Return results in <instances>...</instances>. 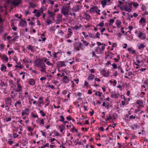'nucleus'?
I'll return each instance as SVG.
<instances>
[{
    "mask_svg": "<svg viewBox=\"0 0 148 148\" xmlns=\"http://www.w3.org/2000/svg\"><path fill=\"white\" fill-rule=\"evenodd\" d=\"M112 66L113 67V68L115 69L117 68V66L115 63H113L112 64Z\"/></svg>",
    "mask_w": 148,
    "mask_h": 148,
    "instance_id": "32",
    "label": "nucleus"
},
{
    "mask_svg": "<svg viewBox=\"0 0 148 148\" xmlns=\"http://www.w3.org/2000/svg\"><path fill=\"white\" fill-rule=\"evenodd\" d=\"M128 5H127L126 6L123 5L122 7H121L119 5H118V6L120 8L121 10L124 9V10L130 12L132 10V4L129 3H128Z\"/></svg>",
    "mask_w": 148,
    "mask_h": 148,
    "instance_id": "2",
    "label": "nucleus"
},
{
    "mask_svg": "<svg viewBox=\"0 0 148 148\" xmlns=\"http://www.w3.org/2000/svg\"><path fill=\"white\" fill-rule=\"evenodd\" d=\"M1 86H6V84L3 82H1Z\"/></svg>",
    "mask_w": 148,
    "mask_h": 148,
    "instance_id": "64",
    "label": "nucleus"
},
{
    "mask_svg": "<svg viewBox=\"0 0 148 148\" xmlns=\"http://www.w3.org/2000/svg\"><path fill=\"white\" fill-rule=\"evenodd\" d=\"M0 58H1L3 61L4 60L6 62H7L8 60V58L5 55L1 57V56Z\"/></svg>",
    "mask_w": 148,
    "mask_h": 148,
    "instance_id": "12",
    "label": "nucleus"
},
{
    "mask_svg": "<svg viewBox=\"0 0 148 148\" xmlns=\"http://www.w3.org/2000/svg\"><path fill=\"white\" fill-rule=\"evenodd\" d=\"M48 14L50 15V16L53 17V16H55V14L53 12H50L48 11L47 12Z\"/></svg>",
    "mask_w": 148,
    "mask_h": 148,
    "instance_id": "19",
    "label": "nucleus"
},
{
    "mask_svg": "<svg viewBox=\"0 0 148 148\" xmlns=\"http://www.w3.org/2000/svg\"><path fill=\"white\" fill-rule=\"evenodd\" d=\"M95 77V75L93 74H91L88 77V79L90 80H92Z\"/></svg>",
    "mask_w": 148,
    "mask_h": 148,
    "instance_id": "17",
    "label": "nucleus"
},
{
    "mask_svg": "<svg viewBox=\"0 0 148 148\" xmlns=\"http://www.w3.org/2000/svg\"><path fill=\"white\" fill-rule=\"evenodd\" d=\"M27 48L29 49L32 52H33L34 51V47L31 45H28L27 46Z\"/></svg>",
    "mask_w": 148,
    "mask_h": 148,
    "instance_id": "14",
    "label": "nucleus"
},
{
    "mask_svg": "<svg viewBox=\"0 0 148 148\" xmlns=\"http://www.w3.org/2000/svg\"><path fill=\"white\" fill-rule=\"evenodd\" d=\"M117 115L115 113H113V117L114 119H116L117 117Z\"/></svg>",
    "mask_w": 148,
    "mask_h": 148,
    "instance_id": "29",
    "label": "nucleus"
},
{
    "mask_svg": "<svg viewBox=\"0 0 148 148\" xmlns=\"http://www.w3.org/2000/svg\"><path fill=\"white\" fill-rule=\"evenodd\" d=\"M82 93L80 92H78L77 94V96L79 97H80L82 95Z\"/></svg>",
    "mask_w": 148,
    "mask_h": 148,
    "instance_id": "60",
    "label": "nucleus"
},
{
    "mask_svg": "<svg viewBox=\"0 0 148 148\" xmlns=\"http://www.w3.org/2000/svg\"><path fill=\"white\" fill-rule=\"evenodd\" d=\"M40 113L42 114V115L44 117L45 116V114L43 112L42 110H40Z\"/></svg>",
    "mask_w": 148,
    "mask_h": 148,
    "instance_id": "42",
    "label": "nucleus"
},
{
    "mask_svg": "<svg viewBox=\"0 0 148 148\" xmlns=\"http://www.w3.org/2000/svg\"><path fill=\"white\" fill-rule=\"evenodd\" d=\"M114 21L113 19H110V23L109 24L110 25H111L110 23H113L114 22Z\"/></svg>",
    "mask_w": 148,
    "mask_h": 148,
    "instance_id": "41",
    "label": "nucleus"
},
{
    "mask_svg": "<svg viewBox=\"0 0 148 148\" xmlns=\"http://www.w3.org/2000/svg\"><path fill=\"white\" fill-rule=\"evenodd\" d=\"M39 11L40 12H40L41 13H43V12L44 11V10L42 8H40V9Z\"/></svg>",
    "mask_w": 148,
    "mask_h": 148,
    "instance_id": "56",
    "label": "nucleus"
},
{
    "mask_svg": "<svg viewBox=\"0 0 148 148\" xmlns=\"http://www.w3.org/2000/svg\"><path fill=\"white\" fill-rule=\"evenodd\" d=\"M28 82L31 85L33 86L35 84V81L32 78L29 79Z\"/></svg>",
    "mask_w": 148,
    "mask_h": 148,
    "instance_id": "11",
    "label": "nucleus"
},
{
    "mask_svg": "<svg viewBox=\"0 0 148 148\" xmlns=\"http://www.w3.org/2000/svg\"><path fill=\"white\" fill-rule=\"evenodd\" d=\"M99 130L101 131H103L104 130L103 128L102 127H101L99 128Z\"/></svg>",
    "mask_w": 148,
    "mask_h": 148,
    "instance_id": "63",
    "label": "nucleus"
},
{
    "mask_svg": "<svg viewBox=\"0 0 148 148\" xmlns=\"http://www.w3.org/2000/svg\"><path fill=\"white\" fill-rule=\"evenodd\" d=\"M100 11H101L100 10L97 9V10H96L95 11V12L97 14H98L99 15H100Z\"/></svg>",
    "mask_w": 148,
    "mask_h": 148,
    "instance_id": "35",
    "label": "nucleus"
},
{
    "mask_svg": "<svg viewBox=\"0 0 148 148\" xmlns=\"http://www.w3.org/2000/svg\"><path fill=\"white\" fill-rule=\"evenodd\" d=\"M100 49V47H96L94 50V52H95L96 53H97V52L98 51V49Z\"/></svg>",
    "mask_w": 148,
    "mask_h": 148,
    "instance_id": "47",
    "label": "nucleus"
},
{
    "mask_svg": "<svg viewBox=\"0 0 148 148\" xmlns=\"http://www.w3.org/2000/svg\"><path fill=\"white\" fill-rule=\"evenodd\" d=\"M35 15L36 17H39L40 15V12H36V13L35 14Z\"/></svg>",
    "mask_w": 148,
    "mask_h": 148,
    "instance_id": "34",
    "label": "nucleus"
},
{
    "mask_svg": "<svg viewBox=\"0 0 148 148\" xmlns=\"http://www.w3.org/2000/svg\"><path fill=\"white\" fill-rule=\"evenodd\" d=\"M57 66L58 67H61L62 66H65L66 65L64 62L58 61L57 63Z\"/></svg>",
    "mask_w": 148,
    "mask_h": 148,
    "instance_id": "7",
    "label": "nucleus"
},
{
    "mask_svg": "<svg viewBox=\"0 0 148 148\" xmlns=\"http://www.w3.org/2000/svg\"><path fill=\"white\" fill-rule=\"evenodd\" d=\"M4 45L3 44H1L0 45V50L1 51H3V49L4 48Z\"/></svg>",
    "mask_w": 148,
    "mask_h": 148,
    "instance_id": "24",
    "label": "nucleus"
},
{
    "mask_svg": "<svg viewBox=\"0 0 148 148\" xmlns=\"http://www.w3.org/2000/svg\"><path fill=\"white\" fill-rule=\"evenodd\" d=\"M4 22V20L1 17V15H0V24Z\"/></svg>",
    "mask_w": 148,
    "mask_h": 148,
    "instance_id": "44",
    "label": "nucleus"
},
{
    "mask_svg": "<svg viewBox=\"0 0 148 148\" xmlns=\"http://www.w3.org/2000/svg\"><path fill=\"white\" fill-rule=\"evenodd\" d=\"M43 97H40L38 100V102H39L40 104H41L42 103V102L41 101L43 99Z\"/></svg>",
    "mask_w": 148,
    "mask_h": 148,
    "instance_id": "30",
    "label": "nucleus"
},
{
    "mask_svg": "<svg viewBox=\"0 0 148 148\" xmlns=\"http://www.w3.org/2000/svg\"><path fill=\"white\" fill-rule=\"evenodd\" d=\"M124 28L122 27H121V31L122 32V33L123 34L125 33V31L123 30V29Z\"/></svg>",
    "mask_w": 148,
    "mask_h": 148,
    "instance_id": "61",
    "label": "nucleus"
},
{
    "mask_svg": "<svg viewBox=\"0 0 148 148\" xmlns=\"http://www.w3.org/2000/svg\"><path fill=\"white\" fill-rule=\"evenodd\" d=\"M6 104L10 106L11 105L12 101L10 97H8L5 98L4 99Z\"/></svg>",
    "mask_w": 148,
    "mask_h": 148,
    "instance_id": "5",
    "label": "nucleus"
},
{
    "mask_svg": "<svg viewBox=\"0 0 148 148\" xmlns=\"http://www.w3.org/2000/svg\"><path fill=\"white\" fill-rule=\"evenodd\" d=\"M144 84L147 85V86L148 85V79H147L146 81L144 82Z\"/></svg>",
    "mask_w": 148,
    "mask_h": 148,
    "instance_id": "48",
    "label": "nucleus"
},
{
    "mask_svg": "<svg viewBox=\"0 0 148 148\" xmlns=\"http://www.w3.org/2000/svg\"><path fill=\"white\" fill-rule=\"evenodd\" d=\"M97 10V8L96 7L91 8L90 9V11L91 12L94 13L95 12L96 10Z\"/></svg>",
    "mask_w": 148,
    "mask_h": 148,
    "instance_id": "13",
    "label": "nucleus"
},
{
    "mask_svg": "<svg viewBox=\"0 0 148 148\" xmlns=\"http://www.w3.org/2000/svg\"><path fill=\"white\" fill-rule=\"evenodd\" d=\"M121 22L117 20L116 23V24L117 25V27H121Z\"/></svg>",
    "mask_w": 148,
    "mask_h": 148,
    "instance_id": "15",
    "label": "nucleus"
},
{
    "mask_svg": "<svg viewBox=\"0 0 148 148\" xmlns=\"http://www.w3.org/2000/svg\"><path fill=\"white\" fill-rule=\"evenodd\" d=\"M60 53L59 52H54V53L53 55V56H54V57L55 58H57V55L59 53Z\"/></svg>",
    "mask_w": 148,
    "mask_h": 148,
    "instance_id": "36",
    "label": "nucleus"
},
{
    "mask_svg": "<svg viewBox=\"0 0 148 148\" xmlns=\"http://www.w3.org/2000/svg\"><path fill=\"white\" fill-rule=\"evenodd\" d=\"M104 75L106 77H108L109 76V74L108 72L105 73V74Z\"/></svg>",
    "mask_w": 148,
    "mask_h": 148,
    "instance_id": "58",
    "label": "nucleus"
},
{
    "mask_svg": "<svg viewBox=\"0 0 148 148\" xmlns=\"http://www.w3.org/2000/svg\"><path fill=\"white\" fill-rule=\"evenodd\" d=\"M94 111L93 110H92V112H89V113L90 114V115L91 116H92V115L94 114Z\"/></svg>",
    "mask_w": 148,
    "mask_h": 148,
    "instance_id": "59",
    "label": "nucleus"
},
{
    "mask_svg": "<svg viewBox=\"0 0 148 148\" xmlns=\"http://www.w3.org/2000/svg\"><path fill=\"white\" fill-rule=\"evenodd\" d=\"M68 77L67 76H64L63 77V80L64 82L67 83L68 82L69 80L67 79Z\"/></svg>",
    "mask_w": 148,
    "mask_h": 148,
    "instance_id": "16",
    "label": "nucleus"
},
{
    "mask_svg": "<svg viewBox=\"0 0 148 148\" xmlns=\"http://www.w3.org/2000/svg\"><path fill=\"white\" fill-rule=\"evenodd\" d=\"M112 119V117L111 115V114H109L108 116L107 117L106 119H105V121H107V120H110Z\"/></svg>",
    "mask_w": 148,
    "mask_h": 148,
    "instance_id": "25",
    "label": "nucleus"
},
{
    "mask_svg": "<svg viewBox=\"0 0 148 148\" xmlns=\"http://www.w3.org/2000/svg\"><path fill=\"white\" fill-rule=\"evenodd\" d=\"M129 118L130 119H135V116H133V115H132L130 116Z\"/></svg>",
    "mask_w": 148,
    "mask_h": 148,
    "instance_id": "57",
    "label": "nucleus"
},
{
    "mask_svg": "<svg viewBox=\"0 0 148 148\" xmlns=\"http://www.w3.org/2000/svg\"><path fill=\"white\" fill-rule=\"evenodd\" d=\"M133 5L135 7H137L138 6L139 4L137 3H135V2H134L133 4Z\"/></svg>",
    "mask_w": 148,
    "mask_h": 148,
    "instance_id": "33",
    "label": "nucleus"
},
{
    "mask_svg": "<svg viewBox=\"0 0 148 148\" xmlns=\"http://www.w3.org/2000/svg\"><path fill=\"white\" fill-rule=\"evenodd\" d=\"M145 47V45L142 44H141L138 46V49H141L144 48Z\"/></svg>",
    "mask_w": 148,
    "mask_h": 148,
    "instance_id": "20",
    "label": "nucleus"
},
{
    "mask_svg": "<svg viewBox=\"0 0 148 148\" xmlns=\"http://www.w3.org/2000/svg\"><path fill=\"white\" fill-rule=\"evenodd\" d=\"M32 116L33 117H34V118L38 117V115H35L34 114H32Z\"/></svg>",
    "mask_w": 148,
    "mask_h": 148,
    "instance_id": "62",
    "label": "nucleus"
},
{
    "mask_svg": "<svg viewBox=\"0 0 148 148\" xmlns=\"http://www.w3.org/2000/svg\"><path fill=\"white\" fill-rule=\"evenodd\" d=\"M74 131H75L76 132H77L78 130L76 129H75L74 128H71V131L72 132H74Z\"/></svg>",
    "mask_w": 148,
    "mask_h": 148,
    "instance_id": "39",
    "label": "nucleus"
},
{
    "mask_svg": "<svg viewBox=\"0 0 148 148\" xmlns=\"http://www.w3.org/2000/svg\"><path fill=\"white\" fill-rule=\"evenodd\" d=\"M60 118H61V119H59V121L62 122L64 121V116H60Z\"/></svg>",
    "mask_w": 148,
    "mask_h": 148,
    "instance_id": "26",
    "label": "nucleus"
},
{
    "mask_svg": "<svg viewBox=\"0 0 148 148\" xmlns=\"http://www.w3.org/2000/svg\"><path fill=\"white\" fill-rule=\"evenodd\" d=\"M43 59H42V60H41L39 59L36 60L35 61V65L37 67L41 68L45 67L46 65L45 64L42 62Z\"/></svg>",
    "mask_w": 148,
    "mask_h": 148,
    "instance_id": "1",
    "label": "nucleus"
},
{
    "mask_svg": "<svg viewBox=\"0 0 148 148\" xmlns=\"http://www.w3.org/2000/svg\"><path fill=\"white\" fill-rule=\"evenodd\" d=\"M46 69V66L44 68H42L41 69H40V71L42 73H46V72L45 71V69Z\"/></svg>",
    "mask_w": 148,
    "mask_h": 148,
    "instance_id": "22",
    "label": "nucleus"
},
{
    "mask_svg": "<svg viewBox=\"0 0 148 148\" xmlns=\"http://www.w3.org/2000/svg\"><path fill=\"white\" fill-rule=\"evenodd\" d=\"M25 112V114H28V112H29V110L28 108H26L25 110H24Z\"/></svg>",
    "mask_w": 148,
    "mask_h": 148,
    "instance_id": "49",
    "label": "nucleus"
},
{
    "mask_svg": "<svg viewBox=\"0 0 148 148\" xmlns=\"http://www.w3.org/2000/svg\"><path fill=\"white\" fill-rule=\"evenodd\" d=\"M146 22V20L145 18L143 17H141L140 18V21H139V23L142 24V23H144Z\"/></svg>",
    "mask_w": 148,
    "mask_h": 148,
    "instance_id": "18",
    "label": "nucleus"
},
{
    "mask_svg": "<svg viewBox=\"0 0 148 148\" xmlns=\"http://www.w3.org/2000/svg\"><path fill=\"white\" fill-rule=\"evenodd\" d=\"M82 6H79L78 5H76V6L73 7V10L74 12H77L79 11V10L81 9Z\"/></svg>",
    "mask_w": 148,
    "mask_h": 148,
    "instance_id": "6",
    "label": "nucleus"
},
{
    "mask_svg": "<svg viewBox=\"0 0 148 148\" xmlns=\"http://www.w3.org/2000/svg\"><path fill=\"white\" fill-rule=\"evenodd\" d=\"M82 41L84 43L86 46H88V43L87 42H86V41L84 40H82Z\"/></svg>",
    "mask_w": 148,
    "mask_h": 148,
    "instance_id": "28",
    "label": "nucleus"
},
{
    "mask_svg": "<svg viewBox=\"0 0 148 148\" xmlns=\"http://www.w3.org/2000/svg\"><path fill=\"white\" fill-rule=\"evenodd\" d=\"M6 69V66H5L4 64H3L1 65V71H3L4 69Z\"/></svg>",
    "mask_w": 148,
    "mask_h": 148,
    "instance_id": "21",
    "label": "nucleus"
},
{
    "mask_svg": "<svg viewBox=\"0 0 148 148\" xmlns=\"http://www.w3.org/2000/svg\"><path fill=\"white\" fill-rule=\"evenodd\" d=\"M100 35V34L98 32H97L96 34V35L95 38H99V36Z\"/></svg>",
    "mask_w": 148,
    "mask_h": 148,
    "instance_id": "46",
    "label": "nucleus"
},
{
    "mask_svg": "<svg viewBox=\"0 0 148 148\" xmlns=\"http://www.w3.org/2000/svg\"><path fill=\"white\" fill-rule=\"evenodd\" d=\"M46 64L48 66H51L52 65L51 63L50 62L48 61L46 62Z\"/></svg>",
    "mask_w": 148,
    "mask_h": 148,
    "instance_id": "45",
    "label": "nucleus"
},
{
    "mask_svg": "<svg viewBox=\"0 0 148 148\" xmlns=\"http://www.w3.org/2000/svg\"><path fill=\"white\" fill-rule=\"evenodd\" d=\"M14 90H15V91L16 92H19L21 91H22V90L21 89H19L18 88V89H15Z\"/></svg>",
    "mask_w": 148,
    "mask_h": 148,
    "instance_id": "38",
    "label": "nucleus"
},
{
    "mask_svg": "<svg viewBox=\"0 0 148 148\" xmlns=\"http://www.w3.org/2000/svg\"><path fill=\"white\" fill-rule=\"evenodd\" d=\"M40 132H41L42 134V135L43 136H44L45 137H46L45 133L44 132L42 131L41 130L40 131Z\"/></svg>",
    "mask_w": 148,
    "mask_h": 148,
    "instance_id": "51",
    "label": "nucleus"
},
{
    "mask_svg": "<svg viewBox=\"0 0 148 148\" xmlns=\"http://www.w3.org/2000/svg\"><path fill=\"white\" fill-rule=\"evenodd\" d=\"M40 125H41L42 124V125H44V120L43 119H42L40 120Z\"/></svg>",
    "mask_w": 148,
    "mask_h": 148,
    "instance_id": "53",
    "label": "nucleus"
},
{
    "mask_svg": "<svg viewBox=\"0 0 148 148\" xmlns=\"http://www.w3.org/2000/svg\"><path fill=\"white\" fill-rule=\"evenodd\" d=\"M27 130L30 132H32L33 131V129H31L30 127H28Z\"/></svg>",
    "mask_w": 148,
    "mask_h": 148,
    "instance_id": "55",
    "label": "nucleus"
},
{
    "mask_svg": "<svg viewBox=\"0 0 148 148\" xmlns=\"http://www.w3.org/2000/svg\"><path fill=\"white\" fill-rule=\"evenodd\" d=\"M47 23L48 25H49L50 24L52 23L51 20L49 19H47Z\"/></svg>",
    "mask_w": 148,
    "mask_h": 148,
    "instance_id": "23",
    "label": "nucleus"
},
{
    "mask_svg": "<svg viewBox=\"0 0 148 148\" xmlns=\"http://www.w3.org/2000/svg\"><path fill=\"white\" fill-rule=\"evenodd\" d=\"M82 46V43L79 42H76L73 44L74 49L78 51H79L80 49L81 48Z\"/></svg>",
    "mask_w": 148,
    "mask_h": 148,
    "instance_id": "3",
    "label": "nucleus"
},
{
    "mask_svg": "<svg viewBox=\"0 0 148 148\" xmlns=\"http://www.w3.org/2000/svg\"><path fill=\"white\" fill-rule=\"evenodd\" d=\"M104 24L103 23L101 22L99 23V24H97V26H100L101 27H102L104 26Z\"/></svg>",
    "mask_w": 148,
    "mask_h": 148,
    "instance_id": "31",
    "label": "nucleus"
},
{
    "mask_svg": "<svg viewBox=\"0 0 148 148\" xmlns=\"http://www.w3.org/2000/svg\"><path fill=\"white\" fill-rule=\"evenodd\" d=\"M16 103L17 104V105H18L19 106H21V102L19 101H17L16 102Z\"/></svg>",
    "mask_w": 148,
    "mask_h": 148,
    "instance_id": "37",
    "label": "nucleus"
},
{
    "mask_svg": "<svg viewBox=\"0 0 148 148\" xmlns=\"http://www.w3.org/2000/svg\"><path fill=\"white\" fill-rule=\"evenodd\" d=\"M101 3L102 4H104V5H106L107 4V0H102L101 2Z\"/></svg>",
    "mask_w": 148,
    "mask_h": 148,
    "instance_id": "27",
    "label": "nucleus"
},
{
    "mask_svg": "<svg viewBox=\"0 0 148 148\" xmlns=\"http://www.w3.org/2000/svg\"><path fill=\"white\" fill-rule=\"evenodd\" d=\"M111 97L112 98H116V95L114 94H112L111 95Z\"/></svg>",
    "mask_w": 148,
    "mask_h": 148,
    "instance_id": "40",
    "label": "nucleus"
},
{
    "mask_svg": "<svg viewBox=\"0 0 148 148\" xmlns=\"http://www.w3.org/2000/svg\"><path fill=\"white\" fill-rule=\"evenodd\" d=\"M106 56L107 57H109L111 59L112 58V55H110L108 54H107L106 55Z\"/></svg>",
    "mask_w": 148,
    "mask_h": 148,
    "instance_id": "52",
    "label": "nucleus"
},
{
    "mask_svg": "<svg viewBox=\"0 0 148 148\" xmlns=\"http://www.w3.org/2000/svg\"><path fill=\"white\" fill-rule=\"evenodd\" d=\"M18 136V135L16 133H14L13 134V136L14 138H16Z\"/></svg>",
    "mask_w": 148,
    "mask_h": 148,
    "instance_id": "50",
    "label": "nucleus"
},
{
    "mask_svg": "<svg viewBox=\"0 0 148 148\" xmlns=\"http://www.w3.org/2000/svg\"><path fill=\"white\" fill-rule=\"evenodd\" d=\"M20 26L25 27L27 25V22L26 21L23 20H21L19 23Z\"/></svg>",
    "mask_w": 148,
    "mask_h": 148,
    "instance_id": "9",
    "label": "nucleus"
},
{
    "mask_svg": "<svg viewBox=\"0 0 148 148\" xmlns=\"http://www.w3.org/2000/svg\"><path fill=\"white\" fill-rule=\"evenodd\" d=\"M69 8L70 7L69 6L63 7L61 10V13L64 16L67 15L68 14L69 9Z\"/></svg>",
    "mask_w": 148,
    "mask_h": 148,
    "instance_id": "4",
    "label": "nucleus"
},
{
    "mask_svg": "<svg viewBox=\"0 0 148 148\" xmlns=\"http://www.w3.org/2000/svg\"><path fill=\"white\" fill-rule=\"evenodd\" d=\"M138 37L141 39H144L146 38V36L142 32L140 33Z\"/></svg>",
    "mask_w": 148,
    "mask_h": 148,
    "instance_id": "10",
    "label": "nucleus"
},
{
    "mask_svg": "<svg viewBox=\"0 0 148 148\" xmlns=\"http://www.w3.org/2000/svg\"><path fill=\"white\" fill-rule=\"evenodd\" d=\"M21 3V0H14L12 2V4L16 6H18Z\"/></svg>",
    "mask_w": 148,
    "mask_h": 148,
    "instance_id": "8",
    "label": "nucleus"
},
{
    "mask_svg": "<svg viewBox=\"0 0 148 148\" xmlns=\"http://www.w3.org/2000/svg\"><path fill=\"white\" fill-rule=\"evenodd\" d=\"M142 102L140 100H138L137 101L136 103L137 104H140Z\"/></svg>",
    "mask_w": 148,
    "mask_h": 148,
    "instance_id": "54",
    "label": "nucleus"
},
{
    "mask_svg": "<svg viewBox=\"0 0 148 148\" xmlns=\"http://www.w3.org/2000/svg\"><path fill=\"white\" fill-rule=\"evenodd\" d=\"M113 85L114 86H115L116 84H117V82L115 80V79H113Z\"/></svg>",
    "mask_w": 148,
    "mask_h": 148,
    "instance_id": "43",
    "label": "nucleus"
}]
</instances>
